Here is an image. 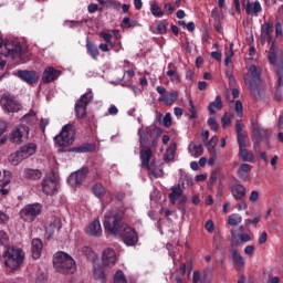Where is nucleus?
I'll return each mask as SVG.
<instances>
[{
  "mask_svg": "<svg viewBox=\"0 0 283 283\" xmlns=\"http://www.w3.org/2000/svg\"><path fill=\"white\" fill-rule=\"evenodd\" d=\"M221 123H222L223 129H227V127L231 125V117L224 114L223 117L221 118Z\"/></svg>",
  "mask_w": 283,
  "mask_h": 283,
  "instance_id": "e2e57ef3",
  "label": "nucleus"
},
{
  "mask_svg": "<svg viewBox=\"0 0 283 283\" xmlns=\"http://www.w3.org/2000/svg\"><path fill=\"white\" fill-rule=\"evenodd\" d=\"M82 255H85L87 260H96V252L92 250V248L85 245L81 249Z\"/></svg>",
  "mask_w": 283,
  "mask_h": 283,
  "instance_id": "49530a36",
  "label": "nucleus"
},
{
  "mask_svg": "<svg viewBox=\"0 0 283 283\" xmlns=\"http://www.w3.org/2000/svg\"><path fill=\"white\" fill-rule=\"evenodd\" d=\"M86 49L88 54L92 56V59H96L101 53L98 52V46L96 44L87 41L86 42Z\"/></svg>",
  "mask_w": 283,
  "mask_h": 283,
  "instance_id": "c03bdc74",
  "label": "nucleus"
},
{
  "mask_svg": "<svg viewBox=\"0 0 283 283\" xmlns=\"http://www.w3.org/2000/svg\"><path fill=\"white\" fill-rule=\"evenodd\" d=\"M43 250V241L40 239L32 240V258L39 260L41 258V251Z\"/></svg>",
  "mask_w": 283,
  "mask_h": 283,
  "instance_id": "cd10ccee",
  "label": "nucleus"
},
{
  "mask_svg": "<svg viewBox=\"0 0 283 283\" xmlns=\"http://www.w3.org/2000/svg\"><path fill=\"white\" fill-rule=\"evenodd\" d=\"M230 260H232L233 266L237 271H242L244 269V265L247 264V261L244 260V256L238 252V249L230 248Z\"/></svg>",
  "mask_w": 283,
  "mask_h": 283,
  "instance_id": "2eb2a0df",
  "label": "nucleus"
},
{
  "mask_svg": "<svg viewBox=\"0 0 283 283\" xmlns=\"http://www.w3.org/2000/svg\"><path fill=\"white\" fill-rule=\"evenodd\" d=\"M108 8H113L114 10H120V2L116 0H108L107 2Z\"/></svg>",
  "mask_w": 283,
  "mask_h": 283,
  "instance_id": "680f3d73",
  "label": "nucleus"
},
{
  "mask_svg": "<svg viewBox=\"0 0 283 283\" xmlns=\"http://www.w3.org/2000/svg\"><path fill=\"white\" fill-rule=\"evenodd\" d=\"M126 247H136L138 244V233L129 224H122V231L119 232Z\"/></svg>",
  "mask_w": 283,
  "mask_h": 283,
  "instance_id": "9d476101",
  "label": "nucleus"
},
{
  "mask_svg": "<svg viewBox=\"0 0 283 283\" xmlns=\"http://www.w3.org/2000/svg\"><path fill=\"white\" fill-rule=\"evenodd\" d=\"M43 172L39 169L27 168L24 169V178L27 180H41Z\"/></svg>",
  "mask_w": 283,
  "mask_h": 283,
  "instance_id": "c85d7f7f",
  "label": "nucleus"
},
{
  "mask_svg": "<svg viewBox=\"0 0 283 283\" xmlns=\"http://www.w3.org/2000/svg\"><path fill=\"white\" fill-rule=\"evenodd\" d=\"M87 168H82L76 172L71 174V176L67 179L69 185H71V187H78V185H83V181L87 177Z\"/></svg>",
  "mask_w": 283,
  "mask_h": 283,
  "instance_id": "dca6fc26",
  "label": "nucleus"
},
{
  "mask_svg": "<svg viewBox=\"0 0 283 283\" xmlns=\"http://www.w3.org/2000/svg\"><path fill=\"white\" fill-rule=\"evenodd\" d=\"M275 38L282 39V23L280 22L275 24Z\"/></svg>",
  "mask_w": 283,
  "mask_h": 283,
  "instance_id": "338daca9",
  "label": "nucleus"
},
{
  "mask_svg": "<svg viewBox=\"0 0 283 283\" xmlns=\"http://www.w3.org/2000/svg\"><path fill=\"white\" fill-rule=\"evenodd\" d=\"M235 112L238 114V117L242 118L243 112H242V102L241 101L235 102Z\"/></svg>",
  "mask_w": 283,
  "mask_h": 283,
  "instance_id": "0e129e2a",
  "label": "nucleus"
},
{
  "mask_svg": "<svg viewBox=\"0 0 283 283\" xmlns=\"http://www.w3.org/2000/svg\"><path fill=\"white\" fill-rule=\"evenodd\" d=\"M245 12L250 17H258L260 12H262V4L260 1L251 2V0H248L245 3Z\"/></svg>",
  "mask_w": 283,
  "mask_h": 283,
  "instance_id": "4be33fe9",
  "label": "nucleus"
},
{
  "mask_svg": "<svg viewBox=\"0 0 283 283\" xmlns=\"http://www.w3.org/2000/svg\"><path fill=\"white\" fill-rule=\"evenodd\" d=\"M43 206L41 203L27 205L21 211L20 217L24 222H34L38 216H41Z\"/></svg>",
  "mask_w": 283,
  "mask_h": 283,
  "instance_id": "0eeeda50",
  "label": "nucleus"
},
{
  "mask_svg": "<svg viewBox=\"0 0 283 283\" xmlns=\"http://www.w3.org/2000/svg\"><path fill=\"white\" fill-rule=\"evenodd\" d=\"M239 156L242 158L243 163H251L254 156L253 153L247 151V142H239Z\"/></svg>",
  "mask_w": 283,
  "mask_h": 283,
  "instance_id": "b1692460",
  "label": "nucleus"
},
{
  "mask_svg": "<svg viewBox=\"0 0 283 283\" xmlns=\"http://www.w3.org/2000/svg\"><path fill=\"white\" fill-rule=\"evenodd\" d=\"M164 127H171V113H166L163 118Z\"/></svg>",
  "mask_w": 283,
  "mask_h": 283,
  "instance_id": "13d9d810",
  "label": "nucleus"
},
{
  "mask_svg": "<svg viewBox=\"0 0 283 283\" xmlns=\"http://www.w3.org/2000/svg\"><path fill=\"white\" fill-rule=\"evenodd\" d=\"M166 76H169L171 83H180V74L176 72V69H174V64L171 63L168 64Z\"/></svg>",
  "mask_w": 283,
  "mask_h": 283,
  "instance_id": "72a5a7b5",
  "label": "nucleus"
},
{
  "mask_svg": "<svg viewBox=\"0 0 283 283\" xmlns=\"http://www.w3.org/2000/svg\"><path fill=\"white\" fill-rule=\"evenodd\" d=\"M206 147L210 154V156H214L217 154L216 145H218V136H212L209 142H207Z\"/></svg>",
  "mask_w": 283,
  "mask_h": 283,
  "instance_id": "ea45409f",
  "label": "nucleus"
},
{
  "mask_svg": "<svg viewBox=\"0 0 283 283\" xmlns=\"http://www.w3.org/2000/svg\"><path fill=\"white\" fill-rule=\"evenodd\" d=\"M4 260L9 269H19L23 264V260H25V252L20 248H9L6 251Z\"/></svg>",
  "mask_w": 283,
  "mask_h": 283,
  "instance_id": "39448f33",
  "label": "nucleus"
},
{
  "mask_svg": "<svg viewBox=\"0 0 283 283\" xmlns=\"http://www.w3.org/2000/svg\"><path fill=\"white\" fill-rule=\"evenodd\" d=\"M22 54L21 44L13 41L3 42L0 38V56H11L13 61H21Z\"/></svg>",
  "mask_w": 283,
  "mask_h": 283,
  "instance_id": "20e7f679",
  "label": "nucleus"
},
{
  "mask_svg": "<svg viewBox=\"0 0 283 283\" xmlns=\"http://www.w3.org/2000/svg\"><path fill=\"white\" fill-rule=\"evenodd\" d=\"M222 109V97L220 95L216 96V101L211 102L208 106L210 114H216V111Z\"/></svg>",
  "mask_w": 283,
  "mask_h": 283,
  "instance_id": "c9c22d12",
  "label": "nucleus"
},
{
  "mask_svg": "<svg viewBox=\"0 0 283 283\" xmlns=\"http://www.w3.org/2000/svg\"><path fill=\"white\" fill-rule=\"evenodd\" d=\"M96 150L95 144H82L81 146L69 148L70 154H90Z\"/></svg>",
  "mask_w": 283,
  "mask_h": 283,
  "instance_id": "5701e85b",
  "label": "nucleus"
},
{
  "mask_svg": "<svg viewBox=\"0 0 283 283\" xmlns=\"http://www.w3.org/2000/svg\"><path fill=\"white\" fill-rule=\"evenodd\" d=\"M36 120H39V118L36 117V112H34L33 109H31L28 114H25L22 117V122L29 123V125H34V123H36Z\"/></svg>",
  "mask_w": 283,
  "mask_h": 283,
  "instance_id": "37998d69",
  "label": "nucleus"
},
{
  "mask_svg": "<svg viewBox=\"0 0 283 283\" xmlns=\"http://www.w3.org/2000/svg\"><path fill=\"white\" fill-rule=\"evenodd\" d=\"M114 283H127V279L125 277V273L122 270L116 271L114 277Z\"/></svg>",
  "mask_w": 283,
  "mask_h": 283,
  "instance_id": "3c124183",
  "label": "nucleus"
},
{
  "mask_svg": "<svg viewBox=\"0 0 283 283\" xmlns=\"http://www.w3.org/2000/svg\"><path fill=\"white\" fill-rule=\"evenodd\" d=\"M2 105H4V108L7 109V112H11V113L19 112V109H21V104L12 99L10 95H3Z\"/></svg>",
  "mask_w": 283,
  "mask_h": 283,
  "instance_id": "412c9836",
  "label": "nucleus"
},
{
  "mask_svg": "<svg viewBox=\"0 0 283 283\" xmlns=\"http://www.w3.org/2000/svg\"><path fill=\"white\" fill-rule=\"evenodd\" d=\"M94 98V93L92 92V88H88L86 93H84L80 99H77V103L81 105H85L86 107L92 103V99Z\"/></svg>",
  "mask_w": 283,
  "mask_h": 283,
  "instance_id": "e433bc0d",
  "label": "nucleus"
},
{
  "mask_svg": "<svg viewBox=\"0 0 283 283\" xmlns=\"http://www.w3.org/2000/svg\"><path fill=\"white\" fill-rule=\"evenodd\" d=\"M206 231H208V233H213V229H214V224H213V220H208L206 222Z\"/></svg>",
  "mask_w": 283,
  "mask_h": 283,
  "instance_id": "774afa93",
  "label": "nucleus"
},
{
  "mask_svg": "<svg viewBox=\"0 0 283 283\" xmlns=\"http://www.w3.org/2000/svg\"><path fill=\"white\" fill-rule=\"evenodd\" d=\"M244 81L251 96L260 98L262 96V85H260V70L255 65L249 66Z\"/></svg>",
  "mask_w": 283,
  "mask_h": 283,
  "instance_id": "7ed1b4c3",
  "label": "nucleus"
},
{
  "mask_svg": "<svg viewBox=\"0 0 283 283\" xmlns=\"http://www.w3.org/2000/svg\"><path fill=\"white\" fill-rule=\"evenodd\" d=\"M150 12L153 17H156L157 19H160L161 17L165 15V12H163V9L159 8L158 4L153 3L150 6Z\"/></svg>",
  "mask_w": 283,
  "mask_h": 283,
  "instance_id": "8fccbe9b",
  "label": "nucleus"
},
{
  "mask_svg": "<svg viewBox=\"0 0 283 283\" xmlns=\"http://www.w3.org/2000/svg\"><path fill=\"white\" fill-rule=\"evenodd\" d=\"M99 36H101L102 39H104V41H105L106 43H109V45H111L112 48H114V43H112V34H111V33L101 32V33H99Z\"/></svg>",
  "mask_w": 283,
  "mask_h": 283,
  "instance_id": "bf43d9fd",
  "label": "nucleus"
},
{
  "mask_svg": "<svg viewBox=\"0 0 283 283\" xmlns=\"http://www.w3.org/2000/svg\"><path fill=\"white\" fill-rule=\"evenodd\" d=\"M93 193L96 196V198H103V196H105V187H103L101 184H96L93 186Z\"/></svg>",
  "mask_w": 283,
  "mask_h": 283,
  "instance_id": "603ef678",
  "label": "nucleus"
},
{
  "mask_svg": "<svg viewBox=\"0 0 283 283\" xmlns=\"http://www.w3.org/2000/svg\"><path fill=\"white\" fill-rule=\"evenodd\" d=\"M274 24L273 21L264 22L261 25V43H269L272 45L273 42Z\"/></svg>",
  "mask_w": 283,
  "mask_h": 283,
  "instance_id": "ddd939ff",
  "label": "nucleus"
},
{
  "mask_svg": "<svg viewBox=\"0 0 283 283\" xmlns=\"http://www.w3.org/2000/svg\"><path fill=\"white\" fill-rule=\"evenodd\" d=\"M151 155L153 153L149 148L140 150L142 167H146V169L150 167L149 160H151Z\"/></svg>",
  "mask_w": 283,
  "mask_h": 283,
  "instance_id": "2f4dec72",
  "label": "nucleus"
},
{
  "mask_svg": "<svg viewBox=\"0 0 283 283\" xmlns=\"http://www.w3.org/2000/svg\"><path fill=\"white\" fill-rule=\"evenodd\" d=\"M59 76H61V71L49 66L44 70L43 74H42V81L43 83H52L54 81H56V78H59Z\"/></svg>",
  "mask_w": 283,
  "mask_h": 283,
  "instance_id": "6ab92c4d",
  "label": "nucleus"
},
{
  "mask_svg": "<svg viewBox=\"0 0 283 283\" xmlns=\"http://www.w3.org/2000/svg\"><path fill=\"white\" fill-rule=\"evenodd\" d=\"M54 143L59 147H70L74 145V126L72 124H66L63 126L61 133L54 137Z\"/></svg>",
  "mask_w": 283,
  "mask_h": 283,
  "instance_id": "423d86ee",
  "label": "nucleus"
},
{
  "mask_svg": "<svg viewBox=\"0 0 283 283\" xmlns=\"http://www.w3.org/2000/svg\"><path fill=\"white\" fill-rule=\"evenodd\" d=\"M10 185V171H4V179L0 180V193L1 196H8L10 192L6 187Z\"/></svg>",
  "mask_w": 283,
  "mask_h": 283,
  "instance_id": "f704fd0d",
  "label": "nucleus"
},
{
  "mask_svg": "<svg viewBox=\"0 0 283 283\" xmlns=\"http://www.w3.org/2000/svg\"><path fill=\"white\" fill-rule=\"evenodd\" d=\"M53 266L57 273L67 275L76 271V262L65 252H56L53 256Z\"/></svg>",
  "mask_w": 283,
  "mask_h": 283,
  "instance_id": "f257e3e1",
  "label": "nucleus"
},
{
  "mask_svg": "<svg viewBox=\"0 0 283 283\" xmlns=\"http://www.w3.org/2000/svg\"><path fill=\"white\" fill-rule=\"evenodd\" d=\"M242 222V216L238 213H232L228 217V224L230 227H238Z\"/></svg>",
  "mask_w": 283,
  "mask_h": 283,
  "instance_id": "a18cd8bd",
  "label": "nucleus"
},
{
  "mask_svg": "<svg viewBox=\"0 0 283 283\" xmlns=\"http://www.w3.org/2000/svg\"><path fill=\"white\" fill-rule=\"evenodd\" d=\"M269 62L271 65H282L280 63H283V52L275 45V43H272L269 50V56H268Z\"/></svg>",
  "mask_w": 283,
  "mask_h": 283,
  "instance_id": "4468645a",
  "label": "nucleus"
},
{
  "mask_svg": "<svg viewBox=\"0 0 283 283\" xmlns=\"http://www.w3.org/2000/svg\"><path fill=\"white\" fill-rule=\"evenodd\" d=\"M102 262L104 266H107V269H112V266H115L117 262L116 251H114V249L112 248L105 249L102 255Z\"/></svg>",
  "mask_w": 283,
  "mask_h": 283,
  "instance_id": "f3484780",
  "label": "nucleus"
},
{
  "mask_svg": "<svg viewBox=\"0 0 283 283\" xmlns=\"http://www.w3.org/2000/svg\"><path fill=\"white\" fill-rule=\"evenodd\" d=\"M253 136L256 140H262V138H266L270 136L268 129L260 127L258 123H252Z\"/></svg>",
  "mask_w": 283,
  "mask_h": 283,
  "instance_id": "a878e982",
  "label": "nucleus"
},
{
  "mask_svg": "<svg viewBox=\"0 0 283 283\" xmlns=\"http://www.w3.org/2000/svg\"><path fill=\"white\" fill-rule=\"evenodd\" d=\"M62 227H63V224L61 223V219L55 218L53 220V222H51L50 224L46 226V233H49V235H52V233H54V231H61Z\"/></svg>",
  "mask_w": 283,
  "mask_h": 283,
  "instance_id": "473e14b6",
  "label": "nucleus"
},
{
  "mask_svg": "<svg viewBox=\"0 0 283 283\" xmlns=\"http://www.w3.org/2000/svg\"><path fill=\"white\" fill-rule=\"evenodd\" d=\"M239 239L241 240V242H251V240H253V235L248 233H241L239 234Z\"/></svg>",
  "mask_w": 283,
  "mask_h": 283,
  "instance_id": "69168bd1",
  "label": "nucleus"
},
{
  "mask_svg": "<svg viewBox=\"0 0 283 283\" xmlns=\"http://www.w3.org/2000/svg\"><path fill=\"white\" fill-rule=\"evenodd\" d=\"M18 76L21 78V81H24V83H29V85H32L39 81V74L34 71H18Z\"/></svg>",
  "mask_w": 283,
  "mask_h": 283,
  "instance_id": "aec40b11",
  "label": "nucleus"
},
{
  "mask_svg": "<svg viewBox=\"0 0 283 283\" xmlns=\"http://www.w3.org/2000/svg\"><path fill=\"white\" fill-rule=\"evenodd\" d=\"M123 212L117 210H112L106 212L104 217V229L106 233H111V235H118L120 231H123Z\"/></svg>",
  "mask_w": 283,
  "mask_h": 283,
  "instance_id": "f03ea898",
  "label": "nucleus"
},
{
  "mask_svg": "<svg viewBox=\"0 0 283 283\" xmlns=\"http://www.w3.org/2000/svg\"><path fill=\"white\" fill-rule=\"evenodd\" d=\"M42 191L45 196H54L59 189V176L48 175L42 179Z\"/></svg>",
  "mask_w": 283,
  "mask_h": 283,
  "instance_id": "1a4fd4ad",
  "label": "nucleus"
},
{
  "mask_svg": "<svg viewBox=\"0 0 283 283\" xmlns=\"http://www.w3.org/2000/svg\"><path fill=\"white\" fill-rule=\"evenodd\" d=\"M0 244H2V247H10V238L4 231H0Z\"/></svg>",
  "mask_w": 283,
  "mask_h": 283,
  "instance_id": "6e6d98bb",
  "label": "nucleus"
},
{
  "mask_svg": "<svg viewBox=\"0 0 283 283\" xmlns=\"http://www.w3.org/2000/svg\"><path fill=\"white\" fill-rule=\"evenodd\" d=\"M231 193L234 200H242L247 196V188L240 184L233 185Z\"/></svg>",
  "mask_w": 283,
  "mask_h": 283,
  "instance_id": "bb28decb",
  "label": "nucleus"
},
{
  "mask_svg": "<svg viewBox=\"0 0 283 283\" xmlns=\"http://www.w3.org/2000/svg\"><path fill=\"white\" fill-rule=\"evenodd\" d=\"M147 169L153 178H163V168L150 165Z\"/></svg>",
  "mask_w": 283,
  "mask_h": 283,
  "instance_id": "de8ad7c7",
  "label": "nucleus"
},
{
  "mask_svg": "<svg viewBox=\"0 0 283 283\" xmlns=\"http://www.w3.org/2000/svg\"><path fill=\"white\" fill-rule=\"evenodd\" d=\"M20 154L22 157H24V160L27 158H30V156H34L36 154V144L29 143L20 148Z\"/></svg>",
  "mask_w": 283,
  "mask_h": 283,
  "instance_id": "393cba45",
  "label": "nucleus"
},
{
  "mask_svg": "<svg viewBox=\"0 0 283 283\" xmlns=\"http://www.w3.org/2000/svg\"><path fill=\"white\" fill-rule=\"evenodd\" d=\"M30 136V127L25 125H20L13 128L10 133L9 140L13 145H21L24 140H28Z\"/></svg>",
  "mask_w": 283,
  "mask_h": 283,
  "instance_id": "6e6552de",
  "label": "nucleus"
},
{
  "mask_svg": "<svg viewBox=\"0 0 283 283\" xmlns=\"http://www.w3.org/2000/svg\"><path fill=\"white\" fill-rule=\"evenodd\" d=\"M156 92L160 94V97H159L160 103H165L169 107H171V105H174L175 102L178 101V95H179L178 91L167 92V88L163 86H157Z\"/></svg>",
  "mask_w": 283,
  "mask_h": 283,
  "instance_id": "9b49d317",
  "label": "nucleus"
},
{
  "mask_svg": "<svg viewBox=\"0 0 283 283\" xmlns=\"http://www.w3.org/2000/svg\"><path fill=\"white\" fill-rule=\"evenodd\" d=\"M242 120L237 119L235 120V132H237V142L238 143H244L247 142V136H249L247 133L242 132L243 129Z\"/></svg>",
  "mask_w": 283,
  "mask_h": 283,
  "instance_id": "c756f323",
  "label": "nucleus"
},
{
  "mask_svg": "<svg viewBox=\"0 0 283 283\" xmlns=\"http://www.w3.org/2000/svg\"><path fill=\"white\" fill-rule=\"evenodd\" d=\"M169 198L171 205H176V201L179 200L178 209L182 213V216H185V213H187V210L185 209V202H187V197H182V189H180V187L172 188Z\"/></svg>",
  "mask_w": 283,
  "mask_h": 283,
  "instance_id": "f8f14e48",
  "label": "nucleus"
},
{
  "mask_svg": "<svg viewBox=\"0 0 283 283\" xmlns=\"http://www.w3.org/2000/svg\"><path fill=\"white\" fill-rule=\"evenodd\" d=\"M188 149L191 156H193L195 158H200V156H202V145H196L193 143H190Z\"/></svg>",
  "mask_w": 283,
  "mask_h": 283,
  "instance_id": "58836bf2",
  "label": "nucleus"
},
{
  "mask_svg": "<svg viewBox=\"0 0 283 283\" xmlns=\"http://www.w3.org/2000/svg\"><path fill=\"white\" fill-rule=\"evenodd\" d=\"M86 235L92 238H101L103 235V228L101 227V221L94 220L91 222L85 230Z\"/></svg>",
  "mask_w": 283,
  "mask_h": 283,
  "instance_id": "a211bd4d",
  "label": "nucleus"
},
{
  "mask_svg": "<svg viewBox=\"0 0 283 283\" xmlns=\"http://www.w3.org/2000/svg\"><path fill=\"white\" fill-rule=\"evenodd\" d=\"M208 125H209L210 129H212V132H218L219 126H218V122L216 120V118L210 117L208 119Z\"/></svg>",
  "mask_w": 283,
  "mask_h": 283,
  "instance_id": "052dcab7",
  "label": "nucleus"
},
{
  "mask_svg": "<svg viewBox=\"0 0 283 283\" xmlns=\"http://www.w3.org/2000/svg\"><path fill=\"white\" fill-rule=\"evenodd\" d=\"M249 171H251V165L242 164L240 166L238 174H239V176H241V178H244V174H249Z\"/></svg>",
  "mask_w": 283,
  "mask_h": 283,
  "instance_id": "4d7b16f0",
  "label": "nucleus"
},
{
  "mask_svg": "<svg viewBox=\"0 0 283 283\" xmlns=\"http://www.w3.org/2000/svg\"><path fill=\"white\" fill-rule=\"evenodd\" d=\"M176 144H171L164 155L165 163H171L176 158Z\"/></svg>",
  "mask_w": 283,
  "mask_h": 283,
  "instance_id": "4c0bfd02",
  "label": "nucleus"
},
{
  "mask_svg": "<svg viewBox=\"0 0 283 283\" xmlns=\"http://www.w3.org/2000/svg\"><path fill=\"white\" fill-rule=\"evenodd\" d=\"M138 136H139L140 147H145L147 145V143H149V139L147 138V133L145 132V129L139 128Z\"/></svg>",
  "mask_w": 283,
  "mask_h": 283,
  "instance_id": "864d4df0",
  "label": "nucleus"
},
{
  "mask_svg": "<svg viewBox=\"0 0 283 283\" xmlns=\"http://www.w3.org/2000/svg\"><path fill=\"white\" fill-rule=\"evenodd\" d=\"M189 107L190 109H188V117L190 120H196V118H198V109L191 99L189 101Z\"/></svg>",
  "mask_w": 283,
  "mask_h": 283,
  "instance_id": "09e8293b",
  "label": "nucleus"
},
{
  "mask_svg": "<svg viewBox=\"0 0 283 283\" xmlns=\"http://www.w3.org/2000/svg\"><path fill=\"white\" fill-rule=\"evenodd\" d=\"M154 32L155 34H167V23H165V21H159L156 31Z\"/></svg>",
  "mask_w": 283,
  "mask_h": 283,
  "instance_id": "5fc2aeb1",
  "label": "nucleus"
},
{
  "mask_svg": "<svg viewBox=\"0 0 283 283\" xmlns=\"http://www.w3.org/2000/svg\"><path fill=\"white\" fill-rule=\"evenodd\" d=\"M87 114V106L78 102L75 103V115L76 118H85Z\"/></svg>",
  "mask_w": 283,
  "mask_h": 283,
  "instance_id": "a19ab883",
  "label": "nucleus"
},
{
  "mask_svg": "<svg viewBox=\"0 0 283 283\" xmlns=\"http://www.w3.org/2000/svg\"><path fill=\"white\" fill-rule=\"evenodd\" d=\"M93 277L94 280H97V282L105 283V270H103V266L101 265H93Z\"/></svg>",
  "mask_w": 283,
  "mask_h": 283,
  "instance_id": "7c9ffc66",
  "label": "nucleus"
},
{
  "mask_svg": "<svg viewBox=\"0 0 283 283\" xmlns=\"http://www.w3.org/2000/svg\"><path fill=\"white\" fill-rule=\"evenodd\" d=\"M23 160H25V158L23 157L20 150L11 154L9 157V161L11 163V165L14 166L19 165V163H23Z\"/></svg>",
  "mask_w": 283,
  "mask_h": 283,
  "instance_id": "79ce46f5",
  "label": "nucleus"
}]
</instances>
